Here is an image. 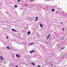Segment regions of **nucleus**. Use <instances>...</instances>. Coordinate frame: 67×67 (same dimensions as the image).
I'll use <instances>...</instances> for the list:
<instances>
[{"instance_id": "nucleus-1", "label": "nucleus", "mask_w": 67, "mask_h": 67, "mask_svg": "<svg viewBox=\"0 0 67 67\" xmlns=\"http://www.w3.org/2000/svg\"><path fill=\"white\" fill-rule=\"evenodd\" d=\"M40 27H42L43 26V24H41L40 23Z\"/></svg>"}, {"instance_id": "nucleus-2", "label": "nucleus", "mask_w": 67, "mask_h": 67, "mask_svg": "<svg viewBox=\"0 0 67 67\" xmlns=\"http://www.w3.org/2000/svg\"><path fill=\"white\" fill-rule=\"evenodd\" d=\"M51 34H49V35L47 37V39H48L49 37V36H50V35Z\"/></svg>"}, {"instance_id": "nucleus-3", "label": "nucleus", "mask_w": 67, "mask_h": 67, "mask_svg": "<svg viewBox=\"0 0 67 67\" xmlns=\"http://www.w3.org/2000/svg\"><path fill=\"white\" fill-rule=\"evenodd\" d=\"M0 58L1 60H3V58L2 56H0Z\"/></svg>"}, {"instance_id": "nucleus-4", "label": "nucleus", "mask_w": 67, "mask_h": 67, "mask_svg": "<svg viewBox=\"0 0 67 67\" xmlns=\"http://www.w3.org/2000/svg\"><path fill=\"white\" fill-rule=\"evenodd\" d=\"M16 57H19V58L20 57V55H19L18 54H16Z\"/></svg>"}, {"instance_id": "nucleus-5", "label": "nucleus", "mask_w": 67, "mask_h": 67, "mask_svg": "<svg viewBox=\"0 0 67 67\" xmlns=\"http://www.w3.org/2000/svg\"><path fill=\"white\" fill-rule=\"evenodd\" d=\"M12 30H13V31H14L15 32H16V31L15 30L13 29H12Z\"/></svg>"}, {"instance_id": "nucleus-6", "label": "nucleus", "mask_w": 67, "mask_h": 67, "mask_svg": "<svg viewBox=\"0 0 67 67\" xmlns=\"http://www.w3.org/2000/svg\"><path fill=\"white\" fill-rule=\"evenodd\" d=\"M34 52V50L31 51V52H30V53L32 54V53H33V52Z\"/></svg>"}, {"instance_id": "nucleus-7", "label": "nucleus", "mask_w": 67, "mask_h": 67, "mask_svg": "<svg viewBox=\"0 0 67 67\" xmlns=\"http://www.w3.org/2000/svg\"><path fill=\"white\" fill-rule=\"evenodd\" d=\"M64 56H65L66 57H67V54L66 53L65 55H64Z\"/></svg>"}, {"instance_id": "nucleus-8", "label": "nucleus", "mask_w": 67, "mask_h": 67, "mask_svg": "<svg viewBox=\"0 0 67 67\" xmlns=\"http://www.w3.org/2000/svg\"><path fill=\"white\" fill-rule=\"evenodd\" d=\"M31 33V32H30V31H29L27 33V34L28 35H29V34H30Z\"/></svg>"}, {"instance_id": "nucleus-9", "label": "nucleus", "mask_w": 67, "mask_h": 67, "mask_svg": "<svg viewBox=\"0 0 67 67\" xmlns=\"http://www.w3.org/2000/svg\"><path fill=\"white\" fill-rule=\"evenodd\" d=\"M33 43H31L29 44V45H33Z\"/></svg>"}, {"instance_id": "nucleus-10", "label": "nucleus", "mask_w": 67, "mask_h": 67, "mask_svg": "<svg viewBox=\"0 0 67 67\" xmlns=\"http://www.w3.org/2000/svg\"><path fill=\"white\" fill-rule=\"evenodd\" d=\"M7 49H10V48H9V47H7Z\"/></svg>"}, {"instance_id": "nucleus-11", "label": "nucleus", "mask_w": 67, "mask_h": 67, "mask_svg": "<svg viewBox=\"0 0 67 67\" xmlns=\"http://www.w3.org/2000/svg\"><path fill=\"white\" fill-rule=\"evenodd\" d=\"M31 64L32 65H34V66H35V64H34V63H32Z\"/></svg>"}, {"instance_id": "nucleus-12", "label": "nucleus", "mask_w": 67, "mask_h": 67, "mask_svg": "<svg viewBox=\"0 0 67 67\" xmlns=\"http://www.w3.org/2000/svg\"><path fill=\"white\" fill-rule=\"evenodd\" d=\"M52 11H53V12L54 11H55V9H52Z\"/></svg>"}, {"instance_id": "nucleus-13", "label": "nucleus", "mask_w": 67, "mask_h": 67, "mask_svg": "<svg viewBox=\"0 0 67 67\" xmlns=\"http://www.w3.org/2000/svg\"><path fill=\"white\" fill-rule=\"evenodd\" d=\"M65 48V47H63L61 49L62 50H63V49H64Z\"/></svg>"}, {"instance_id": "nucleus-14", "label": "nucleus", "mask_w": 67, "mask_h": 67, "mask_svg": "<svg viewBox=\"0 0 67 67\" xmlns=\"http://www.w3.org/2000/svg\"><path fill=\"white\" fill-rule=\"evenodd\" d=\"M36 19H37V20H38V17H36Z\"/></svg>"}, {"instance_id": "nucleus-15", "label": "nucleus", "mask_w": 67, "mask_h": 67, "mask_svg": "<svg viewBox=\"0 0 67 67\" xmlns=\"http://www.w3.org/2000/svg\"><path fill=\"white\" fill-rule=\"evenodd\" d=\"M15 8H17V5H16L14 6Z\"/></svg>"}, {"instance_id": "nucleus-16", "label": "nucleus", "mask_w": 67, "mask_h": 67, "mask_svg": "<svg viewBox=\"0 0 67 67\" xmlns=\"http://www.w3.org/2000/svg\"><path fill=\"white\" fill-rule=\"evenodd\" d=\"M63 31H64V28H63Z\"/></svg>"}, {"instance_id": "nucleus-17", "label": "nucleus", "mask_w": 67, "mask_h": 67, "mask_svg": "<svg viewBox=\"0 0 67 67\" xmlns=\"http://www.w3.org/2000/svg\"><path fill=\"white\" fill-rule=\"evenodd\" d=\"M57 12H58V13H59V12H57V11L55 12L56 13Z\"/></svg>"}, {"instance_id": "nucleus-18", "label": "nucleus", "mask_w": 67, "mask_h": 67, "mask_svg": "<svg viewBox=\"0 0 67 67\" xmlns=\"http://www.w3.org/2000/svg\"><path fill=\"white\" fill-rule=\"evenodd\" d=\"M7 39H8V36H7Z\"/></svg>"}, {"instance_id": "nucleus-19", "label": "nucleus", "mask_w": 67, "mask_h": 67, "mask_svg": "<svg viewBox=\"0 0 67 67\" xmlns=\"http://www.w3.org/2000/svg\"><path fill=\"white\" fill-rule=\"evenodd\" d=\"M35 21H37V20H35Z\"/></svg>"}, {"instance_id": "nucleus-20", "label": "nucleus", "mask_w": 67, "mask_h": 67, "mask_svg": "<svg viewBox=\"0 0 67 67\" xmlns=\"http://www.w3.org/2000/svg\"><path fill=\"white\" fill-rule=\"evenodd\" d=\"M6 13H7V14H9V13H8V12H6Z\"/></svg>"}, {"instance_id": "nucleus-21", "label": "nucleus", "mask_w": 67, "mask_h": 67, "mask_svg": "<svg viewBox=\"0 0 67 67\" xmlns=\"http://www.w3.org/2000/svg\"><path fill=\"white\" fill-rule=\"evenodd\" d=\"M17 0L18 1V2H20V1L19 0Z\"/></svg>"}, {"instance_id": "nucleus-22", "label": "nucleus", "mask_w": 67, "mask_h": 67, "mask_svg": "<svg viewBox=\"0 0 67 67\" xmlns=\"http://www.w3.org/2000/svg\"><path fill=\"white\" fill-rule=\"evenodd\" d=\"M38 67H40V66L39 65H38Z\"/></svg>"}, {"instance_id": "nucleus-23", "label": "nucleus", "mask_w": 67, "mask_h": 67, "mask_svg": "<svg viewBox=\"0 0 67 67\" xmlns=\"http://www.w3.org/2000/svg\"><path fill=\"white\" fill-rule=\"evenodd\" d=\"M6 63V62H4V64H5Z\"/></svg>"}, {"instance_id": "nucleus-24", "label": "nucleus", "mask_w": 67, "mask_h": 67, "mask_svg": "<svg viewBox=\"0 0 67 67\" xmlns=\"http://www.w3.org/2000/svg\"><path fill=\"white\" fill-rule=\"evenodd\" d=\"M61 23H62V24H63V23H62V22H61Z\"/></svg>"}, {"instance_id": "nucleus-25", "label": "nucleus", "mask_w": 67, "mask_h": 67, "mask_svg": "<svg viewBox=\"0 0 67 67\" xmlns=\"http://www.w3.org/2000/svg\"><path fill=\"white\" fill-rule=\"evenodd\" d=\"M46 9V8H44V9Z\"/></svg>"}, {"instance_id": "nucleus-26", "label": "nucleus", "mask_w": 67, "mask_h": 67, "mask_svg": "<svg viewBox=\"0 0 67 67\" xmlns=\"http://www.w3.org/2000/svg\"><path fill=\"white\" fill-rule=\"evenodd\" d=\"M30 1H33V0H30Z\"/></svg>"}, {"instance_id": "nucleus-27", "label": "nucleus", "mask_w": 67, "mask_h": 67, "mask_svg": "<svg viewBox=\"0 0 67 67\" xmlns=\"http://www.w3.org/2000/svg\"><path fill=\"white\" fill-rule=\"evenodd\" d=\"M21 44V43H20V44Z\"/></svg>"}]
</instances>
